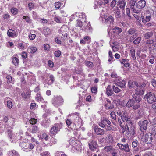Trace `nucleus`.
<instances>
[{"instance_id":"09e8293b","label":"nucleus","mask_w":156,"mask_h":156,"mask_svg":"<svg viewBox=\"0 0 156 156\" xmlns=\"http://www.w3.org/2000/svg\"><path fill=\"white\" fill-rule=\"evenodd\" d=\"M141 38L140 37H139L135 39L133 41V42L135 44H138L141 40Z\"/></svg>"},{"instance_id":"37998d69","label":"nucleus","mask_w":156,"mask_h":156,"mask_svg":"<svg viewBox=\"0 0 156 156\" xmlns=\"http://www.w3.org/2000/svg\"><path fill=\"white\" fill-rule=\"evenodd\" d=\"M140 103H134L133 105L132 106V108L133 110H136L138 109L140 107Z\"/></svg>"},{"instance_id":"f257e3e1","label":"nucleus","mask_w":156,"mask_h":156,"mask_svg":"<svg viewBox=\"0 0 156 156\" xmlns=\"http://www.w3.org/2000/svg\"><path fill=\"white\" fill-rule=\"evenodd\" d=\"M144 98L146 99L149 104H151L156 101V96L154 93L151 92L147 93L144 96Z\"/></svg>"},{"instance_id":"cd10ccee","label":"nucleus","mask_w":156,"mask_h":156,"mask_svg":"<svg viewBox=\"0 0 156 156\" xmlns=\"http://www.w3.org/2000/svg\"><path fill=\"white\" fill-rule=\"evenodd\" d=\"M151 17V15L146 16L145 18H144V17L142 16V21L144 23H146V22H149Z\"/></svg>"},{"instance_id":"8fccbe9b","label":"nucleus","mask_w":156,"mask_h":156,"mask_svg":"<svg viewBox=\"0 0 156 156\" xmlns=\"http://www.w3.org/2000/svg\"><path fill=\"white\" fill-rule=\"evenodd\" d=\"M7 79L8 80V83H13L14 81V79L12 78V76L10 75L7 76Z\"/></svg>"},{"instance_id":"6e6d98bb","label":"nucleus","mask_w":156,"mask_h":156,"mask_svg":"<svg viewBox=\"0 0 156 156\" xmlns=\"http://www.w3.org/2000/svg\"><path fill=\"white\" fill-rule=\"evenodd\" d=\"M85 64L86 66L89 67H92L93 66V63L92 62L90 61H86L85 62Z\"/></svg>"},{"instance_id":"49530a36","label":"nucleus","mask_w":156,"mask_h":156,"mask_svg":"<svg viewBox=\"0 0 156 156\" xmlns=\"http://www.w3.org/2000/svg\"><path fill=\"white\" fill-rule=\"evenodd\" d=\"M40 138L42 139H44L46 141H47L48 139V136L45 133H43Z\"/></svg>"},{"instance_id":"6e6552de","label":"nucleus","mask_w":156,"mask_h":156,"mask_svg":"<svg viewBox=\"0 0 156 156\" xmlns=\"http://www.w3.org/2000/svg\"><path fill=\"white\" fill-rule=\"evenodd\" d=\"M129 125L128 126V124L126 125L125 126V131L128 132L132 135H133L135 133L134 127L132 126V124L130 123L129 124Z\"/></svg>"},{"instance_id":"f704fd0d","label":"nucleus","mask_w":156,"mask_h":156,"mask_svg":"<svg viewBox=\"0 0 156 156\" xmlns=\"http://www.w3.org/2000/svg\"><path fill=\"white\" fill-rule=\"evenodd\" d=\"M67 28L66 26H63L59 30V33L60 34H62L65 33H66Z\"/></svg>"},{"instance_id":"4c0bfd02","label":"nucleus","mask_w":156,"mask_h":156,"mask_svg":"<svg viewBox=\"0 0 156 156\" xmlns=\"http://www.w3.org/2000/svg\"><path fill=\"white\" fill-rule=\"evenodd\" d=\"M50 33V30L48 27L44 28L43 30V33L45 36L48 35Z\"/></svg>"},{"instance_id":"4d7b16f0","label":"nucleus","mask_w":156,"mask_h":156,"mask_svg":"<svg viewBox=\"0 0 156 156\" xmlns=\"http://www.w3.org/2000/svg\"><path fill=\"white\" fill-rule=\"evenodd\" d=\"M12 13L14 15H16L18 13V10L16 8H12L11 9Z\"/></svg>"},{"instance_id":"aec40b11","label":"nucleus","mask_w":156,"mask_h":156,"mask_svg":"<svg viewBox=\"0 0 156 156\" xmlns=\"http://www.w3.org/2000/svg\"><path fill=\"white\" fill-rule=\"evenodd\" d=\"M145 89H143L137 87L135 90V94L138 95H143L144 94Z\"/></svg>"},{"instance_id":"473e14b6","label":"nucleus","mask_w":156,"mask_h":156,"mask_svg":"<svg viewBox=\"0 0 156 156\" xmlns=\"http://www.w3.org/2000/svg\"><path fill=\"white\" fill-rule=\"evenodd\" d=\"M153 33L152 31H150L146 33L144 35V36L146 39H148L151 37L153 35Z\"/></svg>"},{"instance_id":"7ed1b4c3","label":"nucleus","mask_w":156,"mask_h":156,"mask_svg":"<svg viewBox=\"0 0 156 156\" xmlns=\"http://www.w3.org/2000/svg\"><path fill=\"white\" fill-rule=\"evenodd\" d=\"M8 136L9 137L10 141L11 142H13L14 140H12V139L15 140H21L22 138V136H20V134L19 133H16V135L13 134V133L11 132H9L8 133Z\"/></svg>"},{"instance_id":"c03bdc74","label":"nucleus","mask_w":156,"mask_h":156,"mask_svg":"<svg viewBox=\"0 0 156 156\" xmlns=\"http://www.w3.org/2000/svg\"><path fill=\"white\" fill-rule=\"evenodd\" d=\"M131 57L134 60L136 59V57L135 56V50L134 49H132L130 50Z\"/></svg>"},{"instance_id":"5fc2aeb1","label":"nucleus","mask_w":156,"mask_h":156,"mask_svg":"<svg viewBox=\"0 0 156 156\" xmlns=\"http://www.w3.org/2000/svg\"><path fill=\"white\" fill-rule=\"evenodd\" d=\"M112 87L113 91L115 93H118L121 91V90L118 87H115L114 85H113Z\"/></svg>"},{"instance_id":"a19ab883","label":"nucleus","mask_w":156,"mask_h":156,"mask_svg":"<svg viewBox=\"0 0 156 156\" xmlns=\"http://www.w3.org/2000/svg\"><path fill=\"white\" fill-rule=\"evenodd\" d=\"M36 99L38 101H40L42 102L44 101L43 99L41 97V95L39 93L37 94L36 97Z\"/></svg>"},{"instance_id":"a211bd4d","label":"nucleus","mask_w":156,"mask_h":156,"mask_svg":"<svg viewBox=\"0 0 156 156\" xmlns=\"http://www.w3.org/2000/svg\"><path fill=\"white\" fill-rule=\"evenodd\" d=\"M94 129L95 133L98 135H103L105 133L104 130L103 129L98 127H94Z\"/></svg>"},{"instance_id":"ea45409f","label":"nucleus","mask_w":156,"mask_h":156,"mask_svg":"<svg viewBox=\"0 0 156 156\" xmlns=\"http://www.w3.org/2000/svg\"><path fill=\"white\" fill-rule=\"evenodd\" d=\"M120 8L122 10H124L126 5V2L123 0L119 1Z\"/></svg>"},{"instance_id":"bb28decb","label":"nucleus","mask_w":156,"mask_h":156,"mask_svg":"<svg viewBox=\"0 0 156 156\" xmlns=\"http://www.w3.org/2000/svg\"><path fill=\"white\" fill-rule=\"evenodd\" d=\"M115 13V18L117 20H119V19L120 17L121 16L120 15L119 10L118 7H116Z\"/></svg>"},{"instance_id":"0eeeda50","label":"nucleus","mask_w":156,"mask_h":156,"mask_svg":"<svg viewBox=\"0 0 156 156\" xmlns=\"http://www.w3.org/2000/svg\"><path fill=\"white\" fill-rule=\"evenodd\" d=\"M136 7L139 9L144 8L146 5V2L144 0H140L135 2Z\"/></svg>"},{"instance_id":"de8ad7c7","label":"nucleus","mask_w":156,"mask_h":156,"mask_svg":"<svg viewBox=\"0 0 156 156\" xmlns=\"http://www.w3.org/2000/svg\"><path fill=\"white\" fill-rule=\"evenodd\" d=\"M48 76H49V78H50L51 81H49L48 83L49 84H51L54 82L55 80L54 77V76L52 74H49Z\"/></svg>"},{"instance_id":"58836bf2","label":"nucleus","mask_w":156,"mask_h":156,"mask_svg":"<svg viewBox=\"0 0 156 156\" xmlns=\"http://www.w3.org/2000/svg\"><path fill=\"white\" fill-rule=\"evenodd\" d=\"M106 93L108 96H110L112 94V90L111 89V86L109 85L106 88Z\"/></svg>"},{"instance_id":"393cba45","label":"nucleus","mask_w":156,"mask_h":156,"mask_svg":"<svg viewBox=\"0 0 156 156\" xmlns=\"http://www.w3.org/2000/svg\"><path fill=\"white\" fill-rule=\"evenodd\" d=\"M9 156H20L18 153L14 150H10L8 151Z\"/></svg>"},{"instance_id":"c9c22d12","label":"nucleus","mask_w":156,"mask_h":156,"mask_svg":"<svg viewBox=\"0 0 156 156\" xmlns=\"http://www.w3.org/2000/svg\"><path fill=\"white\" fill-rule=\"evenodd\" d=\"M121 63L123 64L126 67H128L129 66V61L128 60L123 59L121 61Z\"/></svg>"},{"instance_id":"864d4df0","label":"nucleus","mask_w":156,"mask_h":156,"mask_svg":"<svg viewBox=\"0 0 156 156\" xmlns=\"http://www.w3.org/2000/svg\"><path fill=\"white\" fill-rule=\"evenodd\" d=\"M23 18L25 19L26 22L28 23H31V20L30 17L27 16H23Z\"/></svg>"},{"instance_id":"c756f323","label":"nucleus","mask_w":156,"mask_h":156,"mask_svg":"<svg viewBox=\"0 0 156 156\" xmlns=\"http://www.w3.org/2000/svg\"><path fill=\"white\" fill-rule=\"evenodd\" d=\"M104 149L105 151L107 152H110L111 153L112 151H114V148H113L112 146H105Z\"/></svg>"},{"instance_id":"9d476101","label":"nucleus","mask_w":156,"mask_h":156,"mask_svg":"<svg viewBox=\"0 0 156 156\" xmlns=\"http://www.w3.org/2000/svg\"><path fill=\"white\" fill-rule=\"evenodd\" d=\"M63 102V99L60 96L55 97L53 101V104L55 106L57 107Z\"/></svg>"},{"instance_id":"dca6fc26","label":"nucleus","mask_w":156,"mask_h":156,"mask_svg":"<svg viewBox=\"0 0 156 156\" xmlns=\"http://www.w3.org/2000/svg\"><path fill=\"white\" fill-rule=\"evenodd\" d=\"M121 32L122 30L121 28L117 27H115L113 29V33L112 34L111 36L112 37H114V36L118 35Z\"/></svg>"},{"instance_id":"412c9836","label":"nucleus","mask_w":156,"mask_h":156,"mask_svg":"<svg viewBox=\"0 0 156 156\" xmlns=\"http://www.w3.org/2000/svg\"><path fill=\"white\" fill-rule=\"evenodd\" d=\"M20 145L23 149H24V150L25 151H27V150L29 149V144L27 143L23 142H20Z\"/></svg>"},{"instance_id":"a878e982","label":"nucleus","mask_w":156,"mask_h":156,"mask_svg":"<svg viewBox=\"0 0 156 156\" xmlns=\"http://www.w3.org/2000/svg\"><path fill=\"white\" fill-rule=\"evenodd\" d=\"M107 103L105 105V107L107 109H111L114 108V105H111V101L106 100Z\"/></svg>"},{"instance_id":"e2e57ef3","label":"nucleus","mask_w":156,"mask_h":156,"mask_svg":"<svg viewBox=\"0 0 156 156\" xmlns=\"http://www.w3.org/2000/svg\"><path fill=\"white\" fill-rule=\"evenodd\" d=\"M54 54L56 57H59L61 55V53L59 50H58L55 52Z\"/></svg>"},{"instance_id":"3c124183","label":"nucleus","mask_w":156,"mask_h":156,"mask_svg":"<svg viewBox=\"0 0 156 156\" xmlns=\"http://www.w3.org/2000/svg\"><path fill=\"white\" fill-rule=\"evenodd\" d=\"M18 48L20 49L24 50L26 48V47L23 44L19 43L18 44Z\"/></svg>"},{"instance_id":"338daca9","label":"nucleus","mask_w":156,"mask_h":156,"mask_svg":"<svg viewBox=\"0 0 156 156\" xmlns=\"http://www.w3.org/2000/svg\"><path fill=\"white\" fill-rule=\"evenodd\" d=\"M41 156H50V153L48 151H46L40 154Z\"/></svg>"},{"instance_id":"a18cd8bd","label":"nucleus","mask_w":156,"mask_h":156,"mask_svg":"<svg viewBox=\"0 0 156 156\" xmlns=\"http://www.w3.org/2000/svg\"><path fill=\"white\" fill-rule=\"evenodd\" d=\"M12 61L15 66H17L18 65L19 63V59L16 57H13L12 58Z\"/></svg>"},{"instance_id":"79ce46f5","label":"nucleus","mask_w":156,"mask_h":156,"mask_svg":"<svg viewBox=\"0 0 156 156\" xmlns=\"http://www.w3.org/2000/svg\"><path fill=\"white\" fill-rule=\"evenodd\" d=\"M54 20L58 23H61L62 20L60 17L55 16L54 18Z\"/></svg>"},{"instance_id":"4468645a","label":"nucleus","mask_w":156,"mask_h":156,"mask_svg":"<svg viewBox=\"0 0 156 156\" xmlns=\"http://www.w3.org/2000/svg\"><path fill=\"white\" fill-rule=\"evenodd\" d=\"M105 19V23L107 25H110L111 24H113L114 22V18L112 16H110L104 17Z\"/></svg>"},{"instance_id":"052dcab7","label":"nucleus","mask_w":156,"mask_h":156,"mask_svg":"<svg viewBox=\"0 0 156 156\" xmlns=\"http://www.w3.org/2000/svg\"><path fill=\"white\" fill-rule=\"evenodd\" d=\"M84 40L85 41V43H89L91 41L90 38L88 36H86L83 38Z\"/></svg>"},{"instance_id":"4be33fe9","label":"nucleus","mask_w":156,"mask_h":156,"mask_svg":"<svg viewBox=\"0 0 156 156\" xmlns=\"http://www.w3.org/2000/svg\"><path fill=\"white\" fill-rule=\"evenodd\" d=\"M7 34L8 35L11 37H15L18 35L16 33L15 30L12 29L9 30Z\"/></svg>"},{"instance_id":"1a4fd4ad","label":"nucleus","mask_w":156,"mask_h":156,"mask_svg":"<svg viewBox=\"0 0 156 156\" xmlns=\"http://www.w3.org/2000/svg\"><path fill=\"white\" fill-rule=\"evenodd\" d=\"M148 123V121L147 120L140 121L139 122V125L141 131L146 129Z\"/></svg>"},{"instance_id":"20e7f679","label":"nucleus","mask_w":156,"mask_h":156,"mask_svg":"<svg viewBox=\"0 0 156 156\" xmlns=\"http://www.w3.org/2000/svg\"><path fill=\"white\" fill-rule=\"evenodd\" d=\"M114 81V83L117 86L120 87L121 88H124L126 84L125 81L122 80L121 78L115 79Z\"/></svg>"},{"instance_id":"c85d7f7f","label":"nucleus","mask_w":156,"mask_h":156,"mask_svg":"<svg viewBox=\"0 0 156 156\" xmlns=\"http://www.w3.org/2000/svg\"><path fill=\"white\" fill-rule=\"evenodd\" d=\"M134 102H135L133 99H130L128 101L126 105V106L128 108H130L133 105Z\"/></svg>"},{"instance_id":"2f4dec72","label":"nucleus","mask_w":156,"mask_h":156,"mask_svg":"<svg viewBox=\"0 0 156 156\" xmlns=\"http://www.w3.org/2000/svg\"><path fill=\"white\" fill-rule=\"evenodd\" d=\"M9 99L8 98H5V102H7V106L9 108L11 109L12 108V102L9 100L8 99Z\"/></svg>"},{"instance_id":"e433bc0d","label":"nucleus","mask_w":156,"mask_h":156,"mask_svg":"<svg viewBox=\"0 0 156 156\" xmlns=\"http://www.w3.org/2000/svg\"><path fill=\"white\" fill-rule=\"evenodd\" d=\"M128 85L129 87H133L135 86H138V83L135 81L132 82L130 81L128 82Z\"/></svg>"},{"instance_id":"9b49d317","label":"nucleus","mask_w":156,"mask_h":156,"mask_svg":"<svg viewBox=\"0 0 156 156\" xmlns=\"http://www.w3.org/2000/svg\"><path fill=\"white\" fill-rule=\"evenodd\" d=\"M89 148L92 151H94L98 148V145L95 141H92L89 143Z\"/></svg>"},{"instance_id":"f3484780","label":"nucleus","mask_w":156,"mask_h":156,"mask_svg":"<svg viewBox=\"0 0 156 156\" xmlns=\"http://www.w3.org/2000/svg\"><path fill=\"white\" fill-rule=\"evenodd\" d=\"M73 118L74 120L73 123L75 125H79L81 123L82 119L78 116L74 115Z\"/></svg>"},{"instance_id":"39448f33","label":"nucleus","mask_w":156,"mask_h":156,"mask_svg":"<svg viewBox=\"0 0 156 156\" xmlns=\"http://www.w3.org/2000/svg\"><path fill=\"white\" fill-rule=\"evenodd\" d=\"M61 127V124H55L51 128V133L53 134L57 133L60 131V129Z\"/></svg>"},{"instance_id":"6ab92c4d","label":"nucleus","mask_w":156,"mask_h":156,"mask_svg":"<svg viewBox=\"0 0 156 156\" xmlns=\"http://www.w3.org/2000/svg\"><path fill=\"white\" fill-rule=\"evenodd\" d=\"M130 4H131L130 5V8L132 10L133 12L136 13H139V11L136 9L134 7V5H135V2L133 1H130Z\"/></svg>"},{"instance_id":"69168bd1","label":"nucleus","mask_w":156,"mask_h":156,"mask_svg":"<svg viewBox=\"0 0 156 156\" xmlns=\"http://www.w3.org/2000/svg\"><path fill=\"white\" fill-rule=\"evenodd\" d=\"M37 122V120L34 118H31L29 120L30 123L32 124H34Z\"/></svg>"},{"instance_id":"f03ea898","label":"nucleus","mask_w":156,"mask_h":156,"mask_svg":"<svg viewBox=\"0 0 156 156\" xmlns=\"http://www.w3.org/2000/svg\"><path fill=\"white\" fill-rule=\"evenodd\" d=\"M117 111V114L121 117L122 121L125 122L128 121V119L127 117V112L126 111L122 109H119Z\"/></svg>"},{"instance_id":"ddd939ff","label":"nucleus","mask_w":156,"mask_h":156,"mask_svg":"<svg viewBox=\"0 0 156 156\" xmlns=\"http://www.w3.org/2000/svg\"><path fill=\"white\" fill-rule=\"evenodd\" d=\"M136 30L134 28H131L128 31V34L130 35H133L130 37L131 40H133L137 36V34L135 33Z\"/></svg>"},{"instance_id":"f8f14e48","label":"nucleus","mask_w":156,"mask_h":156,"mask_svg":"<svg viewBox=\"0 0 156 156\" xmlns=\"http://www.w3.org/2000/svg\"><path fill=\"white\" fill-rule=\"evenodd\" d=\"M152 139V134L151 133H148L145 134V142L146 143H151V142Z\"/></svg>"},{"instance_id":"bf43d9fd","label":"nucleus","mask_w":156,"mask_h":156,"mask_svg":"<svg viewBox=\"0 0 156 156\" xmlns=\"http://www.w3.org/2000/svg\"><path fill=\"white\" fill-rule=\"evenodd\" d=\"M79 17L80 18H82L83 19L85 20L86 18V16L84 14V13L81 12H79Z\"/></svg>"},{"instance_id":"b1692460","label":"nucleus","mask_w":156,"mask_h":156,"mask_svg":"<svg viewBox=\"0 0 156 156\" xmlns=\"http://www.w3.org/2000/svg\"><path fill=\"white\" fill-rule=\"evenodd\" d=\"M37 48L36 47L32 46H29L27 49V51L29 53H34L37 51Z\"/></svg>"},{"instance_id":"5701e85b","label":"nucleus","mask_w":156,"mask_h":156,"mask_svg":"<svg viewBox=\"0 0 156 156\" xmlns=\"http://www.w3.org/2000/svg\"><path fill=\"white\" fill-rule=\"evenodd\" d=\"M139 95L135 94L133 95V100L134 101L135 103H139L141 101L142 99Z\"/></svg>"},{"instance_id":"13d9d810","label":"nucleus","mask_w":156,"mask_h":156,"mask_svg":"<svg viewBox=\"0 0 156 156\" xmlns=\"http://www.w3.org/2000/svg\"><path fill=\"white\" fill-rule=\"evenodd\" d=\"M63 4L59 2H56L55 3V6L57 9H59Z\"/></svg>"},{"instance_id":"0e129e2a","label":"nucleus","mask_w":156,"mask_h":156,"mask_svg":"<svg viewBox=\"0 0 156 156\" xmlns=\"http://www.w3.org/2000/svg\"><path fill=\"white\" fill-rule=\"evenodd\" d=\"M38 130L37 127L36 126H34L33 127L31 132L33 133H36Z\"/></svg>"},{"instance_id":"774afa93","label":"nucleus","mask_w":156,"mask_h":156,"mask_svg":"<svg viewBox=\"0 0 156 156\" xmlns=\"http://www.w3.org/2000/svg\"><path fill=\"white\" fill-rule=\"evenodd\" d=\"M151 84L155 89H156V81L154 79H152L151 81Z\"/></svg>"},{"instance_id":"72a5a7b5","label":"nucleus","mask_w":156,"mask_h":156,"mask_svg":"<svg viewBox=\"0 0 156 156\" xmlns=\"http://www.w3.org/2000/svg\"><path fill=\"white\" fill-rule=\"evenodd\" d=\"M87 33H90L92 31V29L90 25H87L83 29Z\"/></svg>"},{"instance_id":"2eb2a0df","label":"nucleus","mask_w":156,"mask_h":156,"mask_svg":"<svg viewBox=\"0 0 156 156\" xmlns=\"http://www.w3.org/2000/svg\"><path fill=\"white\" fill-rule=\"evenodd\" d=\"M117 145L120 149L121 150H124L126 152H129L130 151V149L128 144L123 145L122 144L118 143Z\"/></svg>"},{"instance_id":"7c9ffc66","label":"nucleus","mask_w":156,"mask_h":156,"mask_svg":"<svg viewBox=\"0 0 156 156\" xmlns=\"http://www.w3.org/2000/svg\"><path fill=\"white\" fill-rule=\"evenodd\" d=\"M107 142L109 143H112L113 142V138L112 136L110 134H108L106 137Z\"/></svg>"},{"instance_id":"603ef678","label":"nucleus","mask_w":156,"mask_h":156,"mask_svg":"<svg viewBox=\"0 0 156 156\" xmlns=\"http://www.w3.org/2000/svg\"><path fill=\"white\" fill-rule=\"evenodd\" d=\"M143 156H154V155L151 151H147L145 152Z\"/></svg>"},{"instance_id":"680f3d73","label":"nucleus","mask_w":156,"mask_h":156,"mask_svg":"<svg viewBox=\"0 0 156 156\" xmlns=\"http://www.w3.org/2000/svg\"><path fill=\"white\" fill-rule=\"evenodd\" d=\"M28 6L30 10L31 11L34 8V5L32 3H30L28 5Z\"/></svg>"},{"instance_id":"423d86ee","label":"nucleus","mask_w":156,"mask_h":156,"mask_svg":"<svg viewBox=\"0 0 156 156\" xmlns=\"http://www.w3.org/2000/svg\"><path fill=\"white\" fill-rule=\"evenodd\" d=\"M111 122L106 118H103L101 119V121L98 123L100 126L102 128H105L107 124L110 125Z\"/></svg>"}]
</instances>
